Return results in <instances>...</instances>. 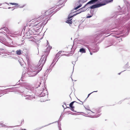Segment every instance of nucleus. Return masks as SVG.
Wrapping results in <instances>:
<instances>
[{"instance_id":"f257e3e1","label":"nucleus","mask_w":130,"mask_h":130,"mask_svg":"<svg viewBox=\"0 0 130 130\" xmlns=\"http://www.w3.org/2000/svg\"><path fill=\"white\" fill-rule=\"evenodd\" d=\"M53 12L52 9L42 11L41 13L42 15L36 17L35 19L37 21L35 23L34 26H38V27H39L45 25L47 22L48 20L46 21V20L50 17V15Z\"/></svg>"},{"instance_id":"f03ea898","label":"nucleus","mask_w":130,"mask_h":130,"mask_svg":"<svg viewBox=\"0 0 130 130\" xmlns=\"http://www.w3.org/2000/svg\"><path fill=\"white\" fill-rule=\"evenodd\" d=\"M42 56L39 62V65L38 67H39L38 70V68L36 66H33L31 67L30 69L29 70V72H28L29 76L33 77L36 75L42 69V67L45 63L46 60L47 56L46 55Z\"/></svg>"},{"instance_id":"7ed1b4c3","label":"nucleus","mask_w":130,"mask_h":130,"mask_svg":"<svg viewBox=\"0 0 130 130\" xmlns=\"http://www.w3.org/2000/svg\"><path fill=\"white\" fill-rule=\"evenodd\" d=\"M35 91L34 88L33 87H32L30 85L27 84L24 91L23 92L22 96L26 97L25 99H26L32 100L35 98V96L32 95V94H31L32 93H34Z\"/></svg>"},{"instance_id":"20e7f679","label":"nucleus","mask_w":130,"mask_h":130,"mask_svg":"<svg viewBox=\"0 0 130 130\" xmlns=\"http://www.w3.org/2000/svg\"><path fill=\"white\" fill-rule=\"evenodd\" d=\"M38 86L41 87L40 91H42V92H41V93L39 95L40 97L44 96H45L46 94H47L48 92L46 89L45 82L44 80H43V82L42 83H40V85H38Z\"/></svg>"},{"instance_id":"39448f33","label":"nucleus","mask_w":130,"mask_h":130,"mask_svg":"<svg viewBox=\"0 0 130 130\" xmlns=\"http://www.w3.org/2000/svg\"><path fill=\"white\" fill-rule=\"evenodd\" d=\"M86 1L87 0H80L77 2L76 3V5L77 6L74 8V9L76 10L81 7L82 4L86 2Z\"/></svg>"},{"instance_id":"423d86ee","label":"nucleus","mask_w":130,"mask_h":130,"mask_svg":"<svg viewBox=\"0 0 130 130\" xmlns=\"http://www.w3.org/2000/svg\"><path fill=\"white\" fill-rule=\"evenodd\" d=\"M105 5H106V4H96L93 5L92 6H90L89 8H90L91 9H93L97 8L99 7H100L104 6Z\"/></svg>"},{"instance_id":"0eeeda50","label":"nucleus","mask_w":130,"mask_h":130,"mask_svg":"<svg viewBox=\"0 0 130 130\" xmlns=\"http://www.w3.org/2000/svg\"><path fill=\"white\" fill-rule=\"evenodd\" d=\"M84 46L88 49L89 52H90L91 49L93 50L94 52H96L99 50V48L98 47H96V48L94 49V48H91V46L90 45H85Z\"/></svg>"},{"instance_id":"6e6552de","label":"nucleus","mask_w":130,"mask_h":130,"mask_svg":"<svg viewBox=\"0 0 130 130\" xmlns=\"http://www.w3.org/2000/svg\"><path fill=\"white\" fill-rule=\"evenodd\" d=\"M74 102L77 103L75 101L71 102L69 106L71 108V109L72 111L74 112H76V111L74 110V107L73 106V103Z\"/></svg>"},{"instance_id":"1a4fd4ad","label":"nucleus","mask_w":130,"mask_h":130,"mask_svg":"<svg viewBox=\"0 0 130 130\" xmlns=\"http://www.w3.org/2000/svg\"><path fill=\"white\" fill-rule=\"evenodd\" d=\"M1 33L2 34V35H0V40L2 41V42H3L5 41V39L4 38L1 37V36H2L3 37H4V36L3 35H4L5 36H6L7 35L4 32H1Z\"/></svg>"},{"instance_id":"9d476101","label":"nucleus","mask_w":130,"mask_h":130,"mask_svg":"<svg viewBox=\"0 0 130 130\" xmlns=\"http://www.w3.org/2000/svg\"><path fill=\"white\" fill-rule=\"evenodd\" d=\"M85 7L86 6H85V5L84 7H82L79 9V11H80V12H82L86 10V9H85Z\"/></svg>"},{"instance_id":"9b49d317","label":"nucleus","mask_w":130,"mask_h":130,"mask_svg":"<svg viewBox=\"0 0 130 130\" xmlns=\"http://www.w3.org/2000/svg\"><path fill=\"white\" fill-rule=\"evenodd\" d=\"M79 52L82 53H85L86 52L85 50L83 48H80Z\"/></svg>"},{"instance_id":"f8f14e48","label":"nucleus","mask_w":130,"mask_h":130,"mask_svg":"<svg viewBox=\"0 0 130 130\" xmlns=\"http://www.w3.org/2000/svg\"><path fill=\"white\" fill-rule=\"evenodd\" d=\"M72 13H70L69 15V17L67 19V20H72V18L74 16H73V14H72Z\"/></svg>"},{"instance_id":"ddd939ff","label":"nucleus","mask_w":130,"mask_h":130,"mask_svg":"<svg viewBox=\"0 0 130 130\" xmlns=\"http://www.w3.org/2000/svg\"><path fill=\"white\" fill-rule=\"evenodd\" d=\"M81 12H80V11H79V10H78L76 11L75 12H73L72 13V14L73 13H74L73 14V16H75L77 14H78Z\"/></svg>"},{"instance_id":"4468645a","label":"nucleus","mask_w":130,"mask_h":130,"mask_svg":"<svg viewBox=\"0 0 130 130\" xmlns=\"http://www.w3.org/2000/svg\"><path fill=\"white\" fill-rule=\"evenodd\" d=\"M22 53L21 50H18L16 51V54L17 55H20Z\"/></svg>"},{"instance_id":"2eb2a0df","label":"nucleus","mask_w":130,"mask_h":130,"mask_svg":"<svg viewBox=\"0 0 130 130\" xmlns=\"http://www.w3.org/2000/svg\"><path fill=\"white\" fill-rule=\"evenodd\" d=\"M110 31V30H108L107 29H105V31L104 32H102V33H103V34L107 33L108 34L109 32Z\"/></svg>"},{"instance_id":"dca6fc26","label":"nucleus","mask_w":130,"mask_h":130,"mask_svg":"<svg viewBox=\"0 0 130 130\" xmlns=\"http://www.w3.org/2000/svg\"><path fill=\"white\" fill-rule=\"evenodd\" d=\"M66 22L67 23L70 24H72V21L71 20H67Z\"/></svg>"},{"instance_id":"f3484780","label":"nucleus","mask_w":130,"mask_h":130,"mask_svg":"<svg viewBox=\"0 0 130 130\" xmlns=\"http://www.w3.org/2000/svg\"><path fill=\"white\" fill-rule=\"evenodd\" d=\"M54 123V122H53V123H50V124H48V125H46V126H42V127H39V128H38V129H37V130H38V129H40L41 128H43V127H45V126H48V125H49L51 124H52V123Z\"/></svg>"},{"instance_id":"a211bd4d","label":"nucleus","mask_w":130,"mask_h":130,"mask_svg":"<svg viewBox=\"0 0 130 130\" xmlns=\"http://www.w3.org/2000/svg\"><path fill=\"white\" fill-rule=\"evenodd\" d=\"M113 0H105V1L106 2V4L107 3H108L110 2L111 1H112Z\"/></svg>"},{"instance_id":"6ab92c4d","label":"nucleus","mask_w":130,"mask_h":130,"mask_svg":"<svg viewBox=\"0 0 130 130\" xmlns=\"http://www.w3.org/2000/svg\"><path fill=\"white\" fill-rule=\"evenodd\" d=\"M73 48V46L72 45H69L68 47V48H70L71 49V51Z\"/></svg>"},{"instance_id":"aec40b11","label":"nucleus","mask_w":130,"mask_h":130,"mask_svg":"<svg viewBox=\"0 0 130 130\" xmlns=\"http://www.w3.org/2000/svg\"><path fill=\"white\" fill-rule=\"evenodd\" d=\"M0 125H1V126L2 127H7V126H6L5 124H3L2 123H0Z\"/></svg>"},{"instance_id":"412c9836","label":"nucleus","mask_w":130,"mask_h":130,"mask_svg":"<svg viewBox=\"0 0 130 130\" xmlns=\"http://www.w3.org/2000/svg\"><path fill=\"white\" fill-rule=\"evenodd\" d=\"M2 29L3 30H5L6 31H7V33L8 32L7 31L9 30L7 28H2Z\"/></svg>"},{"instance_id":"4be33fe9","label":"nucleus","mask_w":130,"mask_h":130,"mask_svg":"<svg viewBox=\"0 0 130 130\" xmlns=\"http://www.w3.org/2000/svg\"><path fill=\"white\" fill-rule=\"evenodd\" d=\"M105 0H100L99 1L101 3H106Z\"/></svg>"},{"instance_id":"5701e85b","label":"nucleus","mask_w":130,"mask_h":130,"mask_svg":"<svg viewBox=\"0 0 130 130\" xmlns=\"http://www.w3.org/2000/svg\"><path fill=\"white\" fill-rule=\"evenodd\" d=\"M97 91H93V92H92L91 93H90V94H89L88 95V96H87V98H88L89 96V95H90V94L91 93H92L94 92H97Z\"/></svg>"},{"instance_id":"b1692460","label":"nucleus","mask_w":130,"mask_h":130,"mask_svg":"<svg viewBox=\"0 0 130 130\" xmlns=\"http://www.w3.org/2000/svg\"><path fill=\"white\" fill-rule=\"evenodd\" d=\"M57 59V58L55 57V58L54 59L52 63L53 64V63H54L56 61Z\"/></svg>"},{"instance_id":"393cba45","label":"nucleus","mask_w":130,"mask_h":130,"mask_svg":"<svg viewBox=\"0 0 130 130\" xmlns=\"http://www.w3.org/2000/svg\"><path fill=\"white\" fill-rule=\"evenodd\" d=\"M128 64H126L125 65V66H124V67L125 68H128Z\"/></svg>"},{"instance_id":"a878e982","label":"nucleus","mask_w":130,"mask_h":130,"mask_svg":"<svg viewBox=\"0 0 130 130\" xmlns=\"http://www.w3.org/2000/svg\"><path fill=\"white\" fill-rule=\"evenodd\" d=\"M59 55L58 53H57L56 54L55 57L57 59L58 58V57L59 56Z\"/></svg>"},{"instance_id":"bb28decb","label":"nucleus","mask_w":130,"mask_h":130,"mask_svg":"<svg viewBox=\"0 0 130 130\" xmlns=\"http://www.w3.org/2000/svg\"><path fill=\"white\" fill-rule=\"evenodd\" d=\"M122 31H121V32H120L119 33H118L117 32H116V33L115 34L117 35H119V34H122Z\"/></svg>"},{"instance_id":"cd10ccee","label":"nucleus","mask_w":130,"mask_h":130,"mask_svg":"<svg viewBox=\"0 0 130 130\" xmlns=\"http://www.w3.org/2000/svg\"><path fill=\"white\" fill-rule=\"evenodd\" d=\"M6 46H9V47L11 46V45H10V44L9 43L6 44Z\"/></svg>"},{"instance_id":"c85d7f7f","label":"nucleus","mask_w":130,"mask_h":130,"mask_svg":"<svg viewBox=\"0 0 130 130\" xmlns=\"http://www.w3.org/2000/svg\"><path fill=\"white\" fill-rule=\"evenodd\" d=\"M92 16V15H87V16L86 18H91V17Z\"/></svg>"},{"instance_id":"c756f323","label":"nucleus","mask_w":130,"mask_h":130,"mask_svg":"<svg viewBox=\"0 0 130 130\" xmlns=\"http://www.w3.org/2000/svg\"><path fill=\"white\" fill-rule=\"evenodd\" d=\"M101 115V114H98V115L97 116H95V117H99Z\"/></svg>"},{"instance_id":"7c9ffc66","label":"nucleus","mask_w":130,"mask_h":130,"mask_svg":"<svg viewBox=\"0 0 130 130\" xmlns=\"http://www.w3.org/2000/svg\"><path fill=\"white\" fill-rule=\"evenodd\" d=\"M10 4L12 5H18V4H16V3H10Z\"/></svg>"},{"instance_id":"2f4dec72","label":"nucleus","mask_w":130,"mask_h":130,"mask_svg":"<svg viewBox=\"0 0 130 130\" xmlns=\"http://www.w3.org/2000/svg\"><path fill=\"white\" fill-rule=\"evenodd\" d=\"M61 51H59L57 53L59 55L61 53Z\"/></svg>"},{"instance_id":"473e14b6","label":"nucleus","mask_w":130,"mask_h":130,"mask_svg":"<svg viewBox=\"0 0 130 130\" xmlns=\"http://www.w3.org/2000/svg\"><path fill=\"white\" fill-rule=\"evenodd\" d=\"M46 100H44L43 101H42L41 100V102H44V101H46Z\"/></svg>"},{"instance_id":"72a5a7b5","label":"nucleus","mask_w":130,"mask_h":130,"mask_svg":"<svg viewBox=\"0 0 130 130\" xmlns=\"http://www.w3.org/2000/svg\"><path fill=\"white\" fill-rule=\"evenodd\" d=\"M72 63L74 65V64H75V62H72Z\"/></svg>"},{"instance_id":"f704fd0d","label":"nucleus","mask_w":130,"mask_h":130,"mask_svg":"<svg viewBox=\"0 0 130 130\" xmlns=\"http://www.w3.org/2000/svg\"><path fill=\"white\" fill-rule=\"evenodd\" d=\"M47 45H49V43L47 41Z\"/></svg>"},{"instance_id":"c9c22d12","label":"nucleus","mask_w":130,"mask_h":130,"mask_svg":"<svg viewBox=\"0 0 130 130\" xmlns=\"http://www.w3.org/2000/svg\"><path fill=\"white\" fill-rule=\"evenodd\" d=\"M46 54H47V55H48V54H49V52L48 51L46 52L45 53Z\"/></svg>"},{"instance_id":"e433bc0d","label":"nucleus","mask_w":130,"mask_h":130,"mask_svg":"<svg viewBox=\"0 0 130 130\" xmlns=\"http://www.w3.org/2000/svg\"><path fill=\"white\" fill-rule=\"evenodd\" d=\"M59 130H62L61 129V128L60 127H59Z\"/></svg>"},{"instance_id":"4c0bfd02","label":"nucleus","mask_w":130,"mask_h":130,"mask_svg":"<svg viewBox=\"0 0 130 130\" xmlns=\"http://www.w3.org/2000/svg\"><path fill=\"white\" fill-rule=\"evenodd\" d=\"M51 48L50 47L49 48H48L47 49H48V50H50Z\"/></svg>"},{"instance_id":"58836bf2","label":"nucleus","mask_w":130,"mask_h":130,"mask_svg":"<svg viewBox=\"0 0 130 130\" xmlns=\"http://www.w3.org/2000/svg\"><path fill=\"white\" fill-rule=\"evenodd\" d=\"M90 54L91 55H92V53H91L90 51Z\"/></svg>"},{"instance_id":"ea45409f","label":"nucleus","mask_w":130,"mask_h":130,"mask_svg":"<svg viewBox=\"0 0 130 130\" xmlns=\"http://www.w3.org/2000/svg\"><path fill=\"white\" fill-rule=\"evenodd\" d=\"M121 73H120L118 74L119 75H120L121 74Z\"/></svg>"},{"instance_id":"a19ab883","label":"nucleus","mask_w":130,"mask_h":130,"mask_svg":"<svg viewBox=\"0 0 130 130\" xmlns=\"http://www.w3.org/2000/svg\"><path fill=\"white\" fill-rule=\"evenodd\" d=\"M55 12H54V13H53V14H52V15H52L53 14H54V13H55Z\"/></svg>"},{"instance_id":"79ce46f5","label":"nucleus","mask_w":130,"mask_h":130,"mask_svg":"<svg viewBox=\"0 0 130 130\" xmlns=\"http://www.w3.org/2000/svg\"><path fill=\"white\" fill-rule=\"evenodd\" d=\"M81 102L82 103L81 104H83V103L82 102Z\"/></svg>"},{"instance_id":"37998d69","label":"nucleus","mask_w":130,"mask_h":130,"mask_svg":"<svg viewBox=\"0 0 130 130\" xmlns=\"http://www.w3.org/2000/svg\"><path fill=\"white\" fill-rule=\"evenodd\" d=\"M10 7H9L8 8V9H10Z\"/></svg>"},{"instance_id":"c03bdc74","label":"nucleus","mask_w":130,"mask_h":130,"mask_svg":"<svg viewBox=\"0 0 130 130\" xmlns=\"http://www.w3.org/2000/svg\"><path fill=\"white\" fill-rule=\"evenodd\" d=\"M14 9H13L12 10H14Z\"/></svg>"},{"instance_id":"a18cd8bd","label":"nucleus","mask_w":130,"mask_h":130,"mask_svg":"<svg viewBox=\"0 0 130 130\" xmlns=\"http://www.w3.org/2000/svg\"><path fill=\"white\" fill-rule=\"evenodd\" d=\"M47 71H48V69H47Z\"/></svg>"},{"instance_id":"49530a36","label":"nucleus","mask_w":130,"mask_h":130,"mask_svg":"<svg viewBox=\"0 0 130 130\" xmlns=\"http://www.w3.org/2000/svg\"><path fill=\"white\" fill-rule=\"evenodd\" d=\"M38 88V87H36V88Z\"/></svg>"},{"instance_id":"de8ad7c7","label":"nucleus","mask_w":130,"mask_h":130,"mask_svg":"<svg viewBox=\"0 0 130 130\" xmlns=\"http://www.w3.org/2000/svg\"><path fill=\"white\" fill-rule=\"evenodd\" d=\"M88 15H90V14H88Z\"/></svg>"},{"instance_id":"09e8293b","label":"nucleus","mask_w":130,"mask_h":130,"mask_svg":"<svg viewBox=\"0 0 130 130\" xmlns=\"http://www.w3.org/2000/svg\"><path fill=\"white\" fill-rule=\"evenodd\" d=\"M55 63H55L54 64H55Z\"/></svg>"},{"instance_id":"8fccbe9b","label":"nucleus","mask_w":130,"mask_h":130,"mask_svg":"<svg viewBox=\"0 0 130 130\" xmlns=\"http://www.w3.org/2000/svg\"><path fill=\"white\" fill-rule=\"evenodd\" d=\"M55 63H55L54 64H55Z\"/></svg>"},{"instance_id":"3c124183","label":"nucleus","mask_w":130,"mask_h":130,"mask_svg":"<svg viewBox=\"0 0 130 130\" xmlns=\"http://www.w3.org/2000/svg\"><path fill=\"white\" fill-rule=\"evenodd\" d=\"M55 63H55L54 64H55Z\"/></svg>"},{"instance_id":"603ef678","label":"nucleus","mask_w":130,"mask_h":130,"mask_svg":"<svg viewBox=\"0 0 130 130\" xmlns=\"http://www.w3.org/2000/svg\"><path fill=\"white\" fill-rule=\"evenodd\" d=\"M1 53H0V55H1Z\"/></svg>"}]
</instances>
